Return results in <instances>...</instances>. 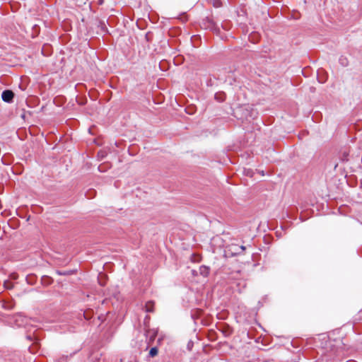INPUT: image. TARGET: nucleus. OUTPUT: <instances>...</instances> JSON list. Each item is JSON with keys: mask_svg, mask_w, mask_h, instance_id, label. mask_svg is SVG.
<instances>
[{"mask_svg": "<svg viewBox=\"0 0 362 362\" xmlns=\"http://www.w3.org/2000/svg\"><path fill=\"white\" fill-rule=\"evenodd\" d=\"M203 25L206 29H209L214 32L219 31V28L216 25V23L212 18L209 17H207L205 20H204Z\"/></svg>", "mask_w": 362, "mask_h": 362, "instance_id": "obj_1", "label": "nucleus"}, {"mask_svg": "<svg viewBox=\"0 0 362 362\" xmlns=\"http://www.w3.org/2000/svg\"><path fill=\"white\" fill-rule=\"evenodd\" d=\"M14 97V93L11 90H5L2 92L1 98L4 102L11 103L12 102Z\"/></svg>", "mask_w": 362, "mask_h": 362, "instance_id": "obj_2", "label": "nucleus"}, {"mask_svg": "<svg viewBox=\"0 0 362 362\" xmlns=\"http://www.w3.org/2000/svg\"><path fill=\"white\" fill-rule=\"evenodd\" d=\"M214 98L218 102H223L226 100V94L223 92H218L215 94Z\"/></svg>", "mask_w": 362, "mask_h": 362, "instance_id": "obj_3", "label": "nucleus"}, {"mask_svg": "<svg viewBox=\"0 0 362 362\" xmlns=\"http://www.w3.org/2000/svg\"><path fill=\"white\" fill-rule=\"evenodd\" d=\"M158 349L157 347H153L150 349V351H149V356L151 357H154L156 356L157 354H158Z\"/></svg>", "mask_w": 362, "mask_h": 362, "instance_id": "obj_4", "label": "nucleus"}, {"mask_svg": "<svg viewBox=\"0 0 362 362\" xmlns=\"http://www.w3.org/2000/svg\"><path fill=\"white\" fill-rule=\"evenodd\" d=\"M153 303L151 302H148L146 304V311L148 312V313H150V312H153Z\"/></svg>", "mask_w": 362, "mask_h": 362, "instance_id": "obj_5", "label": "nucleus"}, {"mask_svg": "<svg viewBox=\"0 0 362 362\" xmlns=\"http://www.w3.org/2000/svg\"><path fill=\"white\" fill-rule=\"evenodd\" d=\"M57 273L59 275H69V274H72V272L71 271H64V272L57 271Z\"/></svg>", "mask_w": 362, "mask_h": 362, "instance_id": "obj_6", "label": "nucleus"}, {"mask_svg": "<svg viewBox=\"0 0 362 362\" xmlns=\"http://www.w3.org/2000/svg\"><path fill=\"white\" fill-rule=\"evenodd\" d=\"M347 156H348V153H346V152H344V153L343 158H341V160H342L343 161L348 160Z\"/></svg>", "mask_w": 362, "mask_h": 362, "instance_id": "obj_7", "label": "nucleus"}, {"mask_svg": "<svg viewBox=\"0 0 362 362\" xmlns=\"http://www.w3.org/2000/svg\"><path fill=\"white\" fill-rule=\"evenodd\" d=\"M345 61H346V58H344V59H340V62H341V64L344 66H346V63H345Z\"/></svg>", "mask_w": 362, "mask_h": 362, "instance_id": "obj_8", "label": "nucleus"}, {"mask_svg": "<svg viewBox=\"0 0 362 362\" xmlns=\"http://www.w3.org/2000/svg\"><path fill=\"white\" fill-rule=\"evenodd\" d=\"M146 40H147V41H149V40H150V38H149V33H147V34L146 35Z\"/></svg>", "mask_w": 362, "mask_h": 362, "instance_id": "obj_9", "label": "nucleus"}, {"mask_svg": "<svg viewBox=\"0 0 362 362\" xmlns=\"http://www.w3.org/2000/svg\"><path fill=\"white\" fill-rule=\"evenodd\" d=\"M238 249H240L241 250H245V247L244 246H240V247H238Z\"/></svg>", "mask_w": 362, "mask_h": 362, "instance_id": "obj_10", "label": "nucleus"}, {"mask_svg": "<svg viewBox=\"0 0 362 362\" xmlns=\"http://www.w3.org/2000/svg\"><path fill=\"white\" fill-rule=\"evenodd\" d=\"M216 3L214 4L216 6H218V5L220 4V2L218 1H216Z\"/></svg>", "mask_w": 362, "mask_h": 362, "instance_id": "obj_11", "label": "nucleus"}, {"mask_svg": "<svg viewBox=\"0 0 362 362\" xmlns=\"http://www.w3.org/2000/svg\"><path fill=\"white\" fill-rule=\"evenodd\" d=\"M279 228L280 229L281 232L283 231L284 229V228H283V227H281V228Z\"/></svg>", "mask_w": 362, "mask_h": 362, "instance_id": "obj_12", "label": "nucleus"}, {"mask_svg": "<svg viewBox=\"0 0 362 362\" xmlns=\"http://www.w3.org/2000/svg\"><path fill=\"white\" fill-rule=\"evenodd\" d=\"M103 0H99V3H100V4H103Z\"/></svg>", "mask_w": 362, "mask_h": 362, "instance_id": "obj_13", "label": "nucleus"}, {"mask_svg": "<svg viewBox=\"0 0 362 362\" xmlns=\"http://www.w3.org/2000/svg\"><path fill=\"white\" fill-rule=\"evenodd\" d=\"M279 233H280V232H279V230H276V233L277 236H279Z\"/></svg>", "mask_w": 362, "mask_h": 362, "instance_id": "obj_14", "label": "nucleus"}, {"mask_svg": "<svg viewBox=\"0 0 362 362\" xmlns=\"http://www.w3.org/2000/svg\"><path fill=\"white\" fill-rule=\"evenodd\" d=\"M8 288H11L12 286L11 285L6 286Z\"/></svg>", "mask_w": 362, "mask_h": 362, "instance_id": "obj_15", "label": "nucleus"}, {"mask_svg": "<svg viewBox=\"0 0 362 362\" xmlns=\"http://www.w3.org/2000/svg\"><path fill=\"white\" fill-rule=\"evenodd\" d=\"M361 187H362V180L361 181Z\"/></svg>", "mask_w": 362, "mask_h": 362, "instance_id": "obj_16", "label": "nucleus"}]
</instances>
